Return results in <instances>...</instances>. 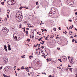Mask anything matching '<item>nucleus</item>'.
Returning <instances> with one entry per match:
<instances>
[{
  "mask_svg": "<svg viewBox=\"0 0 77 77\" xmlns=\"http://www.w3.org/2000/svg\"><path fill=\"white\" fill-rule=\"evenodd\" d=\"M20 14H21V13H17L16 15V19L19 22L23 20V16L21 15Z\"/></svg>",
  "mask_w": 77,
  "mask_h": 77,
  "instance_id": "nucleus-1",
  "label": "nucleus"
},
{
  "mask_svg": "<svg viewBox=\"0 0 77 77\" xmlns=\"http://www.w3.org/2000/svg\"><path fill=\"white\" fill-rule=\"evenodd\" d=\"M10 66H6L4 69V71L5 72H6V71H9V69H10Z\"/></svg>",
  "mask_w": 77,
  "mask_h": 77,
  "instance_id": "nucleus-2",
  "label": "nucleus"
},
{
  "mask_svg": "<svg viewBox=\"0 0 77 77\" xmlns=\"http://www.w3.org/2000/svg\"><path fill=\"white\" fill-rule=\"evenodd\" d=\"M8 58L7 57H4L3 59V62L5 63H8Z\"/></svg>",
  "mask_w": 77,
  "mask_h": 77,
  "instance_id": "nucleus-3",
  "label": "nucleus"
},
{
  "mask_svg": "<svg viewBox=\"0 0 77 77\" xmlns=\"http://www.w3.org/2000/svg\"><path fill=\"white\" fill-rule=\"evenodd\" d=\"M2 30L3 32H5V33L8 32V30H7V28H6L5 27H4L3 28Z\"/></svg>",
  "mask_w": 77,
  "mask_h": 77,
  "instance_id": "nucleus-4",
  "label": "nucleus"
},
{
  "mask_svg": "<svg viewBox=\"0 0 77 77\" xmlns=\"http://www.w3.org/2000/svg\"><path fill=\"white\" fill-rule=\"evenodd\" d=\"M62 59L64 62L66 61V56H63L62 57Z\"/></svg>",
  "mask_w": 77,
  "mask_h": 77,
  "instance_id": "nucleus-5",
  "label": "nucleus"
},
{
  "mask_svg": "<svg viewBox=\"0 0 77 77\" xmlns=\"http://www.w3.org/2000/svg\"><path fill=\"white\" fill-rule=\"evenodd\" d=\"M69 62L70 63H72V64L74 63V60H73V59H72V58H70Z\"/></svg>",
  "mask_w": 77,
  "mask_h": 77,
  "instance_id": "nucleus-6",
  "label": "nucleus"
},
{
  "mask_svg": "<svg viewBox=\"0 0 77 77\" xmlns=\"http://www.w3.org/2000/svg\"><path fill=\"white\" fill-rule=\"evenodd\" d=\"M17 38H18V39H19V38H20V36H18V37L15 36L14 38H13V40L14 41H17Z\"/></svg>",
  "mask_w": 77,
  "mask_h": 77,
  "instance_id": "nucleus-7",
  "label": "nucleus"
},
{
  "mask_svg": "<svg viewBox=\"0 0 77 77\" xmlns=\"http://www.w3.org/2000/svg\"><path fill=\"white\" fill-rule=\"evenodd\" d=\"M9 5H12V2L11 1H9L7 2Z\"/></svg>",
  "mask_w": 77,
  "mask_h": 77,
  "instance_id": "nucleus-8",
  "label": "nucleus"
},
{
  "mask_svg": "<svg viewBox=\"0 0 77 77\" xmlns=\"http://www.w3.org/2000/svg\"><path fill=\"white\" fill-rule=\"evenodd\" d=\"M8 50H11V45L8 44Z\"/></svg>",
  "mask_w": 77,
  "mask_h": 77,
  "instance_id": "nucleus-9",
  "label": "nucleus"
},
{
  "mask_svg": "<svg viewBox=\"0 0 77 77\" xmlns=\"http://www.w3.org/2000/svg\"><path fill=\"white\" fill-rule=\"evenodd\" d=\"M53 11H54V12L56 11V10L54 9V8H51V12H53Z\"/></svg>",
  "mask_w": 77,
  "mask_h": 77,
  "instance_id": "nucleus-10",
  "label": "nucleus"
},
{
  "mask_svg": "<svg viewBox=\"0 0 77 77\" xmlns=\"http://www.w3.org/2000/svg\"><path fill=\"white\" fill-rule=\"evenodd\" d=\"M32 29L31 30V32L32 34L33 33V35H34V30H33V32H32Z\"/></svg>",
  "mask_w": 77,
  "mask_h": 77,
  "instance_id": "nucleus-11",
  "label": "nucleus"
},
{
  "mask_svg": "<svg viewBox=\"0 0 77 77\" xmlns=\"http://www.w3.org/2000/svg\"><path fill=\"white\" fill-rule=\"evenodd\" d=\"M51 12H52V14H55V13H56V11H54L53 10V11H51Z\"/></svg>",
  "mask_w": 77,
  "mask_h": 77,
  "instance_id": "nucleus-12",
  "label": "nucleus"
},
{
  "mask_svg": "<svg viewBox=\"0 0 77 77\" xmlns=\"http://www.w3.org/2000/svg\"><path fill=\"white\" fill-rule=\"evenodd\" d=\"M48 15H49V16H52V15H53V14H48Z\"/></svg>",
  "mask_w": 77,
  "mask_h": 77,
  "instance_id": "nucleus-13",
  "label": "nucleus"
},
{
  "mask_svg": "<svg viewBox=\"0 0 77 77\" xmlns=\"http://www.w3.org/2000/svg\"><path fill=\"white\" fill-rule=\"evenodd\" d=\"M7 46L6 45H4V49L7 48Z\"/></svg>",
  "mask_w": 77,
  "mask_h": 77,
  "instance_id": "nucleus-14",
  "label": "nucleus"
},
{
  "mask_svg": "<svg viewBox=\"0 0 77 77\" xmlns=\"http://www.w3.org/2000/svg\"><path fill=\"white\" fill-rule=\"evenodd\" d=\"M4 3H5V2H1V4L2 5H4Z\"/></svg>",
  "mask_w": 77,
  "mask_h": 77,
  "instance_id": "nucleus-15",
  "label": "nucleus"
},
{
  "mask_svg": "<svg viewBox=\"0 0 77 77\" xmlns=\"http://www.w3.org/2000/svg\"><path fill=\"white\" fill-rule=\"evenodd\" d=\"M53 30H54V32H55V31H56V29L55 28H54L53 29Z\"/></svg>",
  "mask_w": 77,
  "mask_h": 77,
  "instance_id": "nucleus-16",
  "label": "nucleus"
},
{
  "mask_svg": "<svg viewBox=\"0 0 77 77\" xmlns=\"http://www.w3.org/2000/svg\"><path fill=\"white\" fill-rule=\"evenodd\" d=\"M3 75L4 76V77H6L7 76L6 75H5V74H3Z\"/></svg>",
  "mask_w": 77,
  "mask_h": 77,
  "instance_id": "nucleus-17",
  "label": "nucleus"
},
{
  "mask_svg": "<svg viewBox=\"0 0 77 77\" xmlns=\"http://www.w3.org/2000/svg\"><path fill=\"white\" fill-rule=\"evenodd\" d=\"M5 49V51H6L7 52H8V49H7V48L6 49Z\"/></svg>",
  "mask_w": 77,
  "mask_h": 77,
  "instance_id": "nucleus-18",
  "label": "nucleus"
},
{
  "mask_svg": "<svg viewBox=\"0 0 77 77\" xmlns=\"http://www.w3.org/2000/svg\"><path fill=\"white\" fill-rule=\"evenodd\" d=\"M46 60H47V62H48V61H49V59H48V58H47Z\"/></svg>",
  "mask_w": 77,
  "mask_h": 77,
  "instance_id": "nucleus-19",
  "label": "nucleus"
},
{
  "mask_svg": "<svg viewBox=\"0 0 77 77\" xmlns=\"http://www.w3.org/2000/svg\"><path fill=\"white\" fill-rule=\"evenodd\" d=\"M19 28H21V26H22V25L20 24L19 26Z\"/></svg>",
  "mask_w": 77,
  "mask_h": 77,
  "instance_id": "nucleus-20",
  "label": "nucleus"
},
{
  "mask_svg": "<svg viewBox=\"0 0 77 77\" xmlns=\"http://www.w3.org/2000/svg\"><path fill=\"white\" fill-rule=\"evenodd\" d=\"M25 33H26V34H28V31H26L25 32Z\"/></svg>",
  "mask_w": 77,
  "mask_h": 77,
  "instance_id": "nucleus-21",
  "label": "nucleus"
},
{
  "mask_svg": "<svg viewBox=\"0 0 77 77\" xmlns=\"http://www.w3.org/2000/svg\"><path fill=\"white\" fill-rule=\"evenodd\" d=\"M58 60H59V61H60V62H62L61 59H58Z\"/></svg>",
  "mask_w": 77,
  "mask_h": 77,
  "instance_id": "nucleus-22",
  "label": "nucleus"
},
{
  "mask_svg": "<svg viewBox=\"0 0 77 77\" xmlns=\"http://www.w3.org/2000/svg\"><path fill=\"white\" fill-rule=\"evenodd\" d=\"M43 51H42V54H45H45H44V52H43Z\"/></svg>",
  "mask_w": 77,
  "mask_h": 77,
  "instance_id": "nucleus-23",
  "label": "nucleus"
},
{
  "mask_svg": "<svg viewBox=\"0 0 77 77\" xmlns=\"http://www.w3.org/2000/svg\"><path fill=\"white\" fill-rule=\"evenodd\" d=\"M24 66H22L21 68V69H24Z\"/></svg>",
  "mask_w": 77,
  "mask_h": 77,
  "instance_id": "nucleus-24",
  "label": "nucleus"
},
{
  "mask_svg": "<svg viewBox=\"0 0 77 77\" xmlns=\"http://www.w3.org/2000/svg\"><path fill=\"white\" fill-rule=\"evenodd\" d=\"M27 41H28V42H30V39H27Z\"/></svg>",
  "mask_w": 77,
  "mask_h": 77,
  "instance_id": "nucleus-25",
  "label": "nucleus"
},
{
  "mask_svg": "<svg viewBox=\"0 0 77 77\" xmlns=\"http://www.w3.org/2000/svg\"><path fill=\"white\" fill-rule=\"evenodd\" d=\"M53 14V13H52V12H51H51H50L49 13V14Z\"/></svg>",
  "mask_w": 77,
  "mask_h": 77,
  "instance_id": "nucleus-26",
  "label": "nucleus"
},
{
  "mask_svg": "<svg viewBox=\"0 0 77 77\" xmlns=\"http://www.w3.org/2000/svg\"><path fill=\"white\" fill-rule=\"evenodd\" d=\"M3 68V66L0 67V69H2Z\"/></svg>",
  "mask_w": 77,
  "mask_h": 77,
  "instance_id": "nucleus-27",
  "label": "nucleus"
},
{
  "mask_svg": "<svg viewBox=\"0 0 77 77\" xmlns=\"http://www.w3.org/2000/svg\"><path fill=\"white\" fill-rule=\"evenodd\" d=\"M41 39H42V38H40V39H38V41H41Z\"/></svg>",
  "mask_w": 77,
  "mask_h": 77,
  "instance_id": "nucleus-28",
  "label": "nucleus"
},
{
  "mask_svg": "<svg viewBox=\"0 0 77 77\" xmlns=\"http://www.w3.org/2000/svg\"><path fill=\"white\" fill-rule=\"evenodd\" d=\"M74 40V39H73L72 40V42H74V40Z\"/></svg>",
  "mask_w": 77,
  "mask_h": 77,
  "instance_id": "nucleus-29",
  "label": "nucleus"
},
{
  "mask_svg": "<svg viewBox=\"0 0 77 77\" xmlns=\"http://www.w3.org/2000/svg\"><path fill=\"white\" fill-rule=\"evenodd\" d=\"M57 50H60V48H57Z\"/></svg>",
  "mask_w": 77,
  "mask_h": 77,
  "instance_id": "nucleus-30",
  "label": "nucleus"
},
{
  "mask_svg": "<svg viewBox=\"0 0 77 77\" xmlns=\"http://www.w3.org/2000/svg\"><path fill=\"white\" fill-rule=\"evenodd\" d=\"M36 54H38V52H37V51H36Z\"/></svg>",
  "mask_w": 77,
  "mask_h": 77,
  "instance_id": "nucleus-31",
  "label": "nucleus"
},
{
  "mask_svg": "<svg viewBox=\"0 0 77 77\" xmlns=\"http://www.w3.org/2000/svg\"><path fill=\"white\" fill-rule=\"evenodd\" d=\"M41 30H42V32H44V30L43 29H41Z\"/></svg>",
  "mask_w": 77,
  "mask_h": 77,
  "instance_id": "nucleus-32",
  "label": "nucleus"
},
{
  "mask_svg": "<svg viewBox=\"0 0 77 77\" xmlns=\"http://www.w3.org/2000/svg\"><path fill=\"white\" fill-rule=\"evenodd\" d=\"M41 48H44V46H42L41 47Z\"/></svg>",
  "mask_w": 77,
  "mask_h": 77,
  "instance_id": "nucleus-33",
  "label": "nucleus"
},
{
  "mask_svg": "<svg viewBox=\"0 0 77 77\" xmlns=\"http://www.w3.org/2000/svg\"><path fill=\"white\" fill-rule=\"evenodd\" d=\"M36 47H37V46H36V45H34V46L33 47H34H34H35V48H36Z\"/></svg>",
  "mask_w": 77,
  "mask_h": 77,
  "instance_id": "nucleus-34",
  "label": "nucleus"
},
{
  "mask_svg": "<svg viewBox=\"0 0 77 77\" xmlns=\"http://www.w3.org/2000/svg\"><path fill=\"white\" fill-rule=\"evenodd\" d=\"M5 19L4 20H5L6 21H8V20L7 19V18H5Z\"/></svg>",
  "mask_w": 77,
  "mask_h": 77,
  "instance_id": "nucleus-35",
  "label": "nucleus"
},
{
  "mask_svg": "<svg viewBox=\"0 0 77 77\" xmlns=\"http://www.w3.org/2000/svg\"><path fill=\"white\" fill-rule=\"evenodd\" d=\"M68 67H70V68L71 67V66H69V65H68Z\"/></svg>",
  "mask_w": 77,
  "mask_h": 77,
  "instance_id": "nucleus-36",
  "label": "nucleus"
},
{
  "mask_svg": "<svg viewBox=\"0 0 77 77\" xmlns=\"http://www.w3.org/2000/svg\"><path fill=\"white\" fill-rule=\"evenodd\" d=\"M36 5H38V2H36Z\"/></svg>",
  "mask_w": 77,
  "mask_h": 77,
  "instance_id": "nucleus-37",
  "label": "nucleus"
},
{
  "mask_svg": "<svg viewBox=\"0 0 77 77\" xmlns=\"http://www.w3.org/2000/svg\"><path fill=\"white\" fill-rule=\"evenodd\" d=\"M69 21H70V22H71L72 21V20H69Z\"/></svg>",
  "mask_w": 77,
  "mask_h": 77,
  "instance_id": "nucleus-38",
  "label": "nucleus"
},
{
  "mask_svg": "<svg viewBox=\"0 0 77 77\" xmlns=\"http://www.w3.org/2000/svg\"><path fill=\"white\" fill-rule=\"evenodd\" d=\"M28 74L29 76H30V73H28Z\"/></svg>",
  "mask_w": 77,
  "mask_h": 77,
  "instance_id": "nucleus-39",
  "label": "nucleus"
},
{
  "mask_svg": "<svg viewBox=\"0 0 77 77\" xmlns=\"http://www.w3.org/2000/svg\"><path fill=\"white\" fill-rule=\"evenodd\" d=\"M21 57L22 58H24L25 57H24V56H22Z\"/></svg>",
  "mask_w": 77,
  "mask_h": 77,
  "instance_id": "nucleus-40",
  "label": "nucleus"
},
{
  "mask_svg": "<svg viewBox=\"0 0 77 77\" xmlns=\"http://www.w3.org/2000/svg\"><path fill=\"white\" fill-rule=\"evenodd\" d=\"M48 39V38H47V37L46 36V38H45V40H47Z\"/></svg>",
  "mask_w": 77,
  "mask_h": 77,
  "instance_id": "nucleus-41",
  "label": "nucleus"
},
{
  "mask_svg": "<svg viewBox=\"0 0 77 77\" xmlns=\"http://www.w3.org/2000/svg\"><path fill=\"white\" fill-rule=\"evenodd\" d=\"M66 28H67V30H69V29H68V27L67 26Z\"/></svg>",
  "mask_w": 77,
  "mask_h": 77,
  "instance_id": "nucleus-42",
  "label": "nucleus"
},
{
  "mask_svg": "<svg viewBox=\"0 0 77 77\" xmlns=\"http://www.w3.org/2000/svg\"><path fill=\"white\" fill-rule=\"evenodd\" d=\"M26 30H29V28H26Z\"/></svg>",
  "mask_w": 77,
  "mask_h": 77,
  "instance_id": "nucleus-43",
  "label": "nucleus"
},
{
  "mask_svg": "<svg viewBox=\"0 0 77 77\" xmlns=\"http://www.w3.org/2000/svg\"><path fill=\"white\" fill-rule=\"evenodd\" d=\"M71 38H73V37H72V36H71L70 37V39H71Z\"/></svg>",
  "mask_w": 77,
  "mask_h": 77,
  "instance_id": "nucleus-44",
  "label": "nucleus"
},
{
  "mask_svg": "<svg viewBox=\"0 0 77 77\" xmlns=\"http://www.w3.org/2000/svg\"><path fill=\"white\" fill-rule=\"evenodd\" d=\"M18 73H16V76H18Z\"/></svg>",
  "mask_w": 77,
  "mask_h": 77,
  "instance_id": "nucleus-45",
  "label": "nucleus"
},
{
  "mask_svg": "<svg viewBox=\"0 0 77 77\" xmlns=\"http://www.w3.org/2000/svg\"><path fill=\"white\" fill-rule=\"evenodd\" d=\"M72 28H74V25H72Z\"/></svg>",
  "mask_w": 77,
  "mask_h": 77,
  "instance_id": "nucleus-46",
  "label": "nucleus"
},
{
  "mask_svg": "<svg viewBox=\"0 0 77 77\" xmlns=\"http://www.w3.org/2000/svg\"><path fill=\"white\" fill-rule=\"evenodd\" d=\"M74 37H75V38H76V37H77V35H75L74 36Z\"/></svg>",
  "mask_w": 77,
  "mask_h": 77,
  "instance_id": "nucleus-47",
  "label": "nucleus"
},
{
  "mask_svg": "<svg viewBox=\"0 0 77 77\" xmlns=\"http://www.w3.org/2000/svg\"><path fill=\"white\" fill-rule=\"evenodd\" d=\"M71 26H70V27L69 28V29H71Z\"/></svg>",
  "mask_w": 77,
  "mask_h": 77,
  "instance_id": "nucleus-48",
  "label": "nucleus"
},
{
  "mask_svg": "<svg viewBox=\"0 0 77 77\" xmlns=\"http://www.w3.org/2000/svg\"><path fill=\"white\" fill-rule=\"evenodd\" d=\"M75 30H76L77 31V29L76 28H75Z\"/></svg>",
  "mask_w": 77,
  "mask_h": 77,
  "instance_id": "nucleus-49",
  "label": "nucleus"
},
{
  "mask_svg": "<svg viewBox=\"0 0 77 77\" xmlns=\"http://www.w3.org/2000/svg\"><path fill=\"white\" fill-rule=\"evenodd\" d=\"M34 38V35H32V38Z\"/></svg>",
  "mask_w": 77,
  "mask_h": 77,
  "instance_id": "nucleus-50",
  "label": "nucleus"
},
{
  "mask_svg": "<svg viewBox=\"0 0 77 77\" xmlns=\"http://www.w3.org/2000/svg\"><path fill=\"white\" fill-rule=\"evenodd\" d=\"M44 31H45L46 32H47V29H44Z\"/></svg>",
  "mask_w": 77,
  "mask_h": 77,
  "instance_id": "nucleus-51",
  "label": "nucleus"
},
{
  "mask_svg": "<svg viewBox=\"0 0 77 77\" xmlns=\"http://www.w3.org/2000/svg\"><path fill=\"white\" fill-rule=\"evenodd\" d=\"M29 59H32V57H31L30 56H29Z\"/></svg>",
  "mask_w": 77,
  "mask_h": 77,
  "instance_id": "nucleus-52",
  "label": "nucleus"
},
{
  "mask_svg": "<svg viewBox=\"0 0 77 77\" xmlns=\"http://www.w3.org/2000/svg\"><path fill=\"white\" fill-rule=\"evenodd\" d=\"M42 42H43V44H44V42H45V41H42Z\"/></svg>",
  "mask_w": 77,
  "mask_h": 77,
  "instance_id": "nucleus-53",
  "label": "nucleus"
},
{
  "mask_svg": "<svg viewBox=\"0 0 77 77\" xmlns=\"http://www.w3.org/2000/svg\"><path fill=\"white\" fill-rule=\"evenodd\" d=\"M59 29L60 30H61V29H60V27H59Z\"/></svg>",
  "mask_w": 77,
  "mask_h": 77,
  "instance_id": "nucleus-54",
  "label": "nucleus"
},
{
  "mask_svg": "<svg viewBox=\"0 0 77 77\" xmlns=\"http://www.w3.org/2000/svg\"><path fill=\"white\" fill-rule=\"evenodd\" d=\"M49 61H51V59L50 58H49Z\"/></svg>",
  "mask_w": 77,
  "mask_h": 77,
  "instance_id": "nucleus-55",
  "label": "nucleus"
},
{
  "mask_svg": "<svg viewBox=\"0 0 77 77\" xmlns=\"http://www.w3.org/2000/svg\"><path fill=\"white\" fill-rule=\"evenodd\" d=\"M7 17H8V18H9V15L7 14Z\"/></svg>",
  "mask_w": 77,
  "mask_h": 77,
  "instance_id": "nucleus-56",
  "label": "nucleus"
},
{
  "mask_svg": "<svg viewBox=\"0 0 77 77\" xmlns=\"http://www.w3.org/2000/svg\"><path fill=\"white\" fill-rule=\"evenodd\" d=\"M75 15H77V12H76L75 13Z\"/></svg>",
  "mask_w": 77,
  "mask_h": 77,
  "instance_id": "nucleus-57",
  "label": "nucleus"
},
{
  "mask_svg": "<svg viewBox=\"0 0 77 77\" xmlns=\"http://www.w3.org/2000/svg\"><path fill=\"white\" fill-rule=\"evenodd\" d=\"M52 76L51 75H50V76H49L48 77H52Z\"/></svg>",
  "mask_w": 77,
  "mask_h": 77,
  "instance_id": "nucleus-58",
  "label": "nucleus"
},
{
  "mask_svg": "<svg viewBox=\"0 0 77 77\" xmlns=\"http://www.w3.org/2000/svg\"><path fill=\"white\" fill-rule=\"evenodd\" d=\"M57 38H59V37H56V39H57Z\"/></svg>",
  "mask_w": 77,
  "mask_h": 77,
  "instance_id": "nucleus-59",
  "label": "nucleus"
},
{
  "mask_svg": "<svg viewBox=\"0 0 77 77\" xmlns=\"http://www.w3.org/2000/svg\"><path fill=\"white\" fill-rule=\"evenodd\" d=\"M69 69H70V70H72V68H70Z\"/></svg>",
  "mask_w": 77,
  "mask_h": 77,
  "instance_id": "nucleus-60",
  "label": "nucleus"
},
{
  "mask_svg": "<svg viewBox=\"0 0 77 77\" xmlns=\"http://www.w3.org/2000/svg\"><path fill=\"white\" fill-rule=\"evenodd\" d=\"M44 74H45V75H46V73H45V72H44Z\"/></svg>",
  "mask_w": 77,
  "mask_h": 77,
  "instance_id": "nucleus-61",
  "label": "nucleus"
},
{
  "mask_svg": "<svg viewBox=\"0 0 77 77\" xmlns=\"http://www.w3.org/2000/svg\"><path fill=\"white\" fill-rule=\"evenodd\" d=\"M29 68H32V67H29Z\"/></svg>",
  "mask_w": 77,
  "mask_h": 77,
  "instance_id": "nucleus-62",
  "label": "nucleus"
},
{
  "mask_svg": "<svg viewBox=\"0 0 77 77\" xmlns=\"http://www.w3.org/2000/svg\"><path fill=\"white\" fill-rule=\"evenodd\" d=\"M26 69H29V68H28V67H27V68H26Z\"/></svg>",
  "mask_w": 77,
  "mask_h": 77,
  "instance_id": "nucleus-63",
  "label": "nucleus"
},
{
  "mask_svg": "<svg viewBox=\"0 0 77 77\" xmlns=\"http://www.w3.org/2000/svg\"><path fill=\"white\" fill-rule=\"evenodd\" d=\"M20 69H17V71H20Z\"/></svg>",
  "mask_w": 77,
  "mask_h": 77,
  "instance_id": "nucleus-64",
  "label": "nucleus"
}]
</instances>
